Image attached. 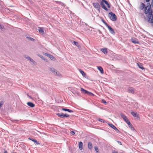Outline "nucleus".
I'll return each instance as SVG.
<instances>
[{
    "instance_id": "bb28decb",
    "label": "nucleus",
    "mask_w": 153,
    "mask_h": 153,
    "mask_svg": "<svg viewBox=\"0 0 153 153\" xmlns=\"http://www.w3.org/2000/svg\"><path fill=\"white\" fill-rule=\"evenodd\" d=\"M26 58L27 59L29 60L31 62H33V63L35 62V61L32 59H31L29 56H27L26 57Z\"/></svg>"
},
{
    "instance_id": "f3484780",
    "label": "nucleus",
    "mask_w": 153,
    "mask_h": 153,
    "mask_svg": "<svg viewBox=\"0 0 153 153\" xmlns=\"http://www.w3.org/2000/svg\"><path fill=\"white\" fill-rule=\"evenodd\" d=\"M82 142L81 141L79 143V149L81 150L82 149Z\"/></svg>"
},
{
    "instance_id": "49530a36",
    "label": "nucleus",
    "mask_w": 153,
    "mask_h": 153,
    "mask_svg": "<svg viewBox=\"0 0 153 153\" xmlns=\"http://www.w3.org/2000/svg\"><path fill=\"white\" fill-rule=\"evenodd\" d=\"M151 5L153 7V0H152V1L151 3Z\"/></svg>"
},
{
    "instance_id": "0eeeda50",
    "label": "nucleus",
    "mask_w": 153,
    "mask_h": 153,
    "mask_svg": "<svg viewBox=\"0 0 153 153\" xmlns=\"http://www.w3.org/2000/svg\"><path fill=\"white\" fill-rule=\"evenodd\" d=\"M108 125L111 128L114 129L116 132L118 133H120V131L118 130V129L113 124H110V123H108Z\"/></svg>"
},
{
    "instance_id": "1a4fd4ad",
    "label": "nucleus",
    "mask_w": 153,
    "mask_h": 153,
    "mask_svg": "<svg viewBox=\"0 0 153 153\" xmlns=\"http://www.w3.org/2000/svg\"><path fill=\"white\" fill-rule=\"evenodd\" d=\"M104 0H102L100 3V4L101 5V6L106 11H107L108 10V9L105 6L104 4Z\"/></svg>"
},
{
    "instance_id": "de8ad7c7",
    "label": "nucleus",
    "mask_w": 153,
    "mask_h": 153,
    "mask_svg": "<svg viewBox=\"0 0 153 153\" xmlns=\"http://www.w3.org/2000/svg\"><path fill=\"white\" fill-rule=\"evenodd\" d=\"M48 54V53H45V54H44V55H45L47 56H48V55L47 54Z\"/></svg>"
},
{
    "instance_id": "f03ea898",
    "label": "nucleus",
    "mask_w": 153,
    "mask_h": 153,
    "mask_svg": "<svg viewBox=\"0 0 153 153\" xmlns=\"http://www.w3.org/2000/svg\"><path fill=\"white\" fill-rule=\"evenodd\" d=\"M110 19L112 21H115L117 20L115 14L112 12H110L108 14Z\"/></svg>"
},
{
    "instance_id": "6e6552de",
    "label": "nucleus",
    "mask_w": 153,
    "mask_h": 153,
    "mask_svg": "<svg viewBox=\"0 0 153 153\" xmlns=\"http://www.w3.org/2000/svg\"><path fill=\"white\" fill-rule=\"evenodd\" d=\"M107 27L108 28L110 32L111 33L114 35L115 34V32L113 29L111 27L110 25H108Z\"/></svg>"
},
{
    "instance_id": "a19ab883",
    "label": "nucleus",
    "mask_w": 153,
    "mask_h": 153,
    "mask_svg": "<svg viewBox=\"0 0 153 153\" xmlns=\"http://www.w3.org/2000/svg\"><path fill=\"white\" fill-rule=\"evenodd\" d=\"M35 143H36V144H40V143H39V142L37 141V140H36V141L35 142H34Z\"/></svg>"
},
{
    "instance_id": "ddd939ff",
    "label": "nucleus",
    "mask_w": 153,
    "mask_h": 153,
    "mask_svg": "<svg viewBox=\"0 0 153 153\" xmlns=\"http://www.w3.org/2000/svg\"><path fill=\"white\" fill-rule=\"evenodd\" d=\"M131 114L134 117L137 118V119L139 120L140 119L139 115L137 114V113H135L134 112H131Z\"/></svg>"
},
{
    "instance_id": "864d4df0",
    "label": "nucleus",
    "mask_w": 153,
    "mask_h": 153,
    "mask_svg": "<svg viewBox=\"0 0 153 153\" xmlns=\"http://www.w3.org/2000/svg\"><path fill=\"white\" fill-rule=\"evenodd\" d=\"M146 19V18H145V19Z\"/></svg>"
},
{
    "instance_id": "9d476101",
    "label": "nucleus",
    "mask_w": 153,
    "mask_h": 153,
    "mask_svg": "<svg viewBox=\"0 0 153 153\" xmlns=\"http://www.w3.org/2000/svg\"><path fill=\"white\" fill-rule=\"evenodd\" d=\"M127 91L129 93L133 94L134 93V89L132 87H129Z\"/></svg>"
},
{
    "instance_id": "473e14b6",
    "label": "nucleus",
    "mask_w": 153,
    "mask_h": 153,
    "mask_svg": "<svg viewBox=\"0 0 153 153\" xmlns=\"http://www.w3.org/2000/svg\"><path fill=\"white\" fill-rule=\"evenodd\" d=\"M73 42L74 44V45H76V46H78V45L79 44L78 42H76L75 41H74Z\"/></svg>"
},
{
    "instance_id": "39448f33",
    "label": "nucleus",
    "mask_w": 153,
    "mask_h": 153,
    "mask_svg": "<svg viewBox=\"0 0 153 153\" xmlns=\"http://www.w3.org/2000/svg\"><path fill=\"white\" fill-rule=\"evenodd\" d=\"M56 115H57L58 117L60 118L68 117H69L70 116L69 115H68L66 114H64L62 113H56Z\"/></svg>"
},
{
    "instance_id": "c85d7f7f",
    "label": "nucleus",
    "mask_w": 153,
    "mask_h": 153,
    "mask_svg": "<svg viewBox=\"0 0 153 153\" xmlns=\"http://www.w3.org/2000/svg\"><path fill=\"white\" fill-rule=\"evenodd\" d=\"M128 126L129 127V128H131V130H134V127L131 124L130 125H129Z\"/></svg>"
},
{
    "instance_id": "a878e982",
    "label": "nucleus",
    "mask_w": 153,
    "mask_h": 153,
    "mask_svg": "<svg viewBox=\"0 0 153 153\" xmlns=\"http://www.w3.org/2000/svg\"><path fill=\"white\" fill-rule=\"evenodd\" d=\"M26 38L29 40H30L32 42H34L35 40V39H34L30 37L26 36Z\"/></svg>"
},
{
    "instance_id": "cd10ccee",
    "label": "nucleus",
    "mask_w": 153,
    "mask_h": 153,
    "mask_svg": "<svg viewBox=\"0 0 153 153\" xmlns=\"http://www.w3.org/2000/svg\"><path fill=\"white\" fill-rule=\"evenodd\" d=\"M11 121L13 123H17L19 121V120H14V119L11 120Z\"/></svg>"
},
{
    "instance_id": "58836bf2",
    "label": "nucleus",
    "mask_w": 153,
    "mask_h": 153,
    "mask_svg": "<svg viewBox=\"0 0 153 153\" xmlns=\"http://www.w3.org/2000/svg\"><path fill=\"white\" fill-rule=\"evenodd\" d=\"M0 28L1 29H2L4 28V26L3 25H1L0 23Z\"/></svg>"
},
{
    "instance_id": "393cba45",
    "label": "nucleus",
    "mask_w": 153,
    "mask_h": 153,
    "mask_svg": "<svg viewBox=\"0 0 153 153\" xmlns=\"http://www.w3.org/2000/svg\"><path fill=\"white\" fill-rule=\"evenodd\" d=\"M104 3L107 5L108 8H110V4L106 0H104Z\"/></svg>"
},
{
    "instance_id": "09e8293b",
    "label": "nucleus",
    "mask_w": 153,
    "mask_h": 153,
    "mask_svg": "<svg viewBox=\"0 0 153 153\" xmlns=\"http://www.w3.org/2000/svg\"><path fill=\"white\" fill-rule=\"evenodd\" d=\"M149 22L150 23H151L152 24L151 25V26L153 27V23H152L151 22Z\"/></svg>"
},
{
    "instance_id": "603ef678",
    "label": "nucleus",
    "mask_w": 153,
    "mask_h": 153,
    "mask_svg": "<svg viewBox=\"0 0 153 153\" xmlns=\"http://www.w3.org/2000/svg\"><path fill=\"white\" fill-rule=\"evenodd\" d=\"M63 5H64V7L65 6V4H63Z\"/></svg>"
},
{
    "instance_id": "20e7f679",
    "label": "nucleus",
    "mask_w": 153,
    "mask_h": 153,
    "mask_svg": "<svg viewBox=\"0 0 153 153\" xmlns=\"http://www.w3.org/2000/svg\"><path fill=\"white\" fill-rule=\"evenodd\" d=\"M50 71L54 75H57L59 76H61V74L55 69L53 68H49Z\"/></svg>"
},
{
    "instance_id": "ea45409f",
    "label": "nucleus",
    "mask_w": 153,
    "mask_h": 153,
    "mask_svg": "<svg viewBox=\"0 0 153 153\" xmlns=\"http://www.w3.org/2000/svg\"><path fill=\"white\" fill-rule=\"evenodd\" d=\"M112 153H118V152L117 151H116L114 150H113L112 151Z\"/></svg>"
},
{
    "instance_id": "2f4dec72",
    "label": "nucleus",
    "mask_w": 153,
    "mask_h": 153,
    "mask_svg": "<svg viewBox=\"0 0 153 153\" xmlns=\"http://www.w3.org/2000/svg\"><path fill=\"white\" fill-rule=\"evenodd\" d=\"M28 139L32 140L33 142H34V143L35 142L36 140H35V139H34L33 138H28Z\"/></svg>"
},
{
    "instance_id": "c03bdc74",
    "label": "nucleus",
    "mask_w": 153,
    "mask_h": 153,
    "mask_svg": "<svg viewBox=\"0 0 153 153\" xmlns=\"http://www.w3.org/2000/svg\"><path fill=\"white\" fill-rule=\"evenodd\" d=\"M98 32H99V33H100V34H102V32L100 31V30H98Z\"/></svg>"
},
{
    "instance_id": "423d86ee",
    "label": "nucleus",
    "mask_w": 153,
    "mask_h": 153,
    "mask_svg": "<svg viewBox=\"0 0 153 153\" xmlns=\"http://www.w3.org/2000/svg\"><path fill=\"white\" fill-rule=\"evenodd\" d=\"M92 4L94 7L96 8L100 12V6L99 3L97 2L93 3Z\"/></svg>"
},
{
    "instance_id": "dca6fc26",
    "label": "nucleus",
    "mask_w": 153,
    "mask_h": 153,
    "mask_svg": "<svg viewBox=\"0 0 153 153\" xmlns=\"http://www.w3.org/2000/svg\"><path fill=\"white\" fill-rule=\"evenodd\" d=\"M137 65L138 66V67L140 68L142 70L144 69V68L143 67L142 64V63H137Z\"/></svg>"
},
{
    "instance_id": "f8f14e48",
    "label": "nucleus",
    "mask_w": 153,
    "mask_h": 153,
    "mask_svg": "<svg viewBox=\"0 0 153 153\" xmlns=\"http://www.w3.org/2000/svg\"><path fill=\"white\" fill-rule=\"evenodd\" d=\"M132 42L134 44H139V43L138 41V39L134 38H132L131 39Z\"/></svg>"
},
{
    "instance_id": "4c0bfd02",
    "label": "nucleus",
    "mask_w": 153,
    "mask_h": 153,
    "mask_svg": "<svg viewBox=\"0 0 153 153\" xmlns=\"http://www.w3.org/2000/svg\"><path fill=\"white\" fill-rule=\"evenodd\" d=\"M70 133L71 135H73L75 134V132L74 131H71Z\"/></svg>"
},
{
    "instance_id": "f704fd0d",
    "label": "nucleus",
    "mask_w": 153,
    "mask_h": 153,
    "mask_svg": "<svg viewBox=\"0 0 153 153\" xmlns=\"http://www.w3.org/2000/svg\"><path fill=\"white\" fill-rule=\"evenodd\" d=\"M4 102L3 101H1L0 102V108L1 107V106L4 104Z\"/></svg>"
},
{
    "instance_id": "5701e85b",
    "label": "nucleus",
    "mask_w": 153,
    "mask_h": 153,
    "mask_svg": "<svg viewBox=\"0 0 153 153\" xmlns=\"http://www.w3.org/2000/svg\"><path fill=\"white\" fill-rule=\"evenodd\" d=\"M39 32L41 34H44V30L42 28H40L39 30Z\"/></svg>"
},
{
    "instance_id": "f257e3e1",
    "label": "nucleus",
    "mask_w": 153,
    "mask_h": 153,
    "mask_svg": "<svg viewBox=\"0 0 153 153\" xmlns=\"http://www.w3.org/2000/svg\"><path fill=\"white\" fill-rule=\"evenodd\" d=\"M151 7V5L149 3L147 4L146 6L143 3L141 2L139 9L141 10H144V13L145 14H147L146 20L148 22H153V11Z\"/></svg>"
},
{
    "instance_id": "b1692460",
    "label": "nucleus",
    "mask_w": 153,
    "mask_h": 153,
    "mask_svg": "<svg viewBox=\"0 0 153 153\" xmlns=\"http://www.w3.org/2000/svg\"><path fill=\"white\" fill-rule=\"evenodd\" d=\"M47 55H48V57L49 58L51 59L52 60L55 59L54 57L53 56L50 54Z\"/></svg>"
},
{
    "instance_id": "a211bd4d",
    "label": "nucleus",
    "mask_w": 153,
    "mask_h": 153,
    "mask_svg": "<svg viewBox=\"0 0 153 153\" xmlns=\"http://www.w3.org/2000/svg\"><path fill=\"white\" fill-rule=\"evenodd\" d=\"M79 71L81 73V74H82V76L83 77H86V75L83 71L81 69H79Z\"/></svg>"
},
{
    "instance_id": "72a5a7b5",
    "label": "nucleus",
    "mask_w": 153,
    "mask_h": 153,
    "mask_svg": "<svg viewBox=\"0 0 153 153\" xmlns=\"http://www.w3.org/2000/svg\"><path fill=\"white\" fill-rule=\"evenodd\" d=\"M94 149L96 151V152L97 153L99 152V150L97 146L94 147Z\"/></svg>"
},
{
    "instance_id": "7ed1b4c3",
    "label": "nucleus",
    "mask_w": 153,
    "mask_h": 153,
    "mask_svg": "<svg viewBox=\"0 0 153 153\" xmlns=\"http://www.w3.org/2000/svg\"><path fill=\"white\" fill-rule=\"evenodd\" d=\"M81 89L82 93L84 94H87L91 96H94V94L82 88H81Z\"/></svg>"
},
{
    "instance_id": "aec40b11",
    "label": "nucleus",
    "mask_w": 153,
    "mask_h": 153,
    "mask_svg": "<svg viewBox=\"0 0 153 153\" xmlns=\"http://www.w3.org/2000/svg\"><path fill=\"white\" fill-rule=\"evenodd\" d=\"M88 148L90 150H91L93 147L92 144L91 143L89 142L88 143Z\"/></svg>"
},
{
    "instance_id": "8fccbe9b",
    "label": "nucleus",
    "mask_w": 153,
    "mask_h": 153,
    "mask_svg": "<svg viewBox=\"0 0 153 153\" xmlns=\"http://www.w3.org/2000/svg\"><path fill=\"white\" fill-rule=\"evenodd\" d=\"M4 153H7V151L6 150H4Z\"/></svg>"
},
{
    "instance_id": "9b49d317",
    "label": "nucleus",
    "mask_w": 153,
    "mask_h": 153,
    "mask_svg": "<svg viewBox=\"0 0 153 153\" xmlns=\"http://www.w3.org/2000/svg\"><path fill=\"white\" fill-rule=\"evenodd\" d=\"M120 115L121 117L126 122L128 120L127 117L123 114L121 113L120 114Z\"/></svg>"
},
{
    "instance_id": "37998d69",
    "label": "nucleus",
    "mask_w": 153,
    "mask_h": 153,
    "mask_svg": "<svg viewBox=\"0 0 153 153\" xmlns=\"http://www.w3.org/2000/svg\"><path fill=\"white\" fill-rule=\"evenodd\" d=\"M79 49L80 50L81 49V47L80 46L79 44L78 45V46H77Z\"/></svg>"
},
{
    "instance_id": "c756f323",
    "label": "nucleus",
    "mask_w": 153,
    "mask_h": 153,
    "mask_svg": "<svg viewBox=\"0 0 153 153\" xmlns=\"http://www.w3.org/2000/svg\"><path fill=\"white\" fill-rule=\"evenodd\" d=\"M102 22L105 24V25L106 26H108V25L106 22L103 19H102L101 20Z\"/></svg>"
},
{
    "instance_id": "2eb2a0df",
    "label": "nucleus",
    "mask_w": 153,
    "mask_h": 153,
    "mask_svg": "<svg viewBox=\"0 0 153 153\" xmlns=\"http://www.w3.org/2000/svg\"><path fill=\"white\" fill-rule=\"evenodd\" d=\"M62 110L65 111H68L70 113H72L74 111L72 110H70L68 109L64 108H62Z\"/></svg>"
},
{
    "instance_id": "e433bc0d",
    "label": "nucleus",
    "mask_w": 153,
    "mask_h": 153,
    "mask_svg": "<svg viewBox=\"0 0 153 153\" xmlns=\"http://www.w3.org/2000/svg\"><path fill=\"white\" fill-rule=\"evenodd\" d=\"M126 123L128 124V126L131 124L128 120L126 122Z\"/></svg>"
},
{
    "instance_id": "a18cd8bd",
    "label": "nucleus",
    "mask_w": 153,
    "mask_h": 153,
    "mask_svg": "<svg viewBox=\"0 0 153 153\" xmlns=\"http://www.w3.org/2000/svg\"><path fill=\"white\" fill-rule=\"evenodd\" d=\"M27 96H28V97L30 98H31V99H32V97L30 96H29V95H28V94H27Z\"/></svg>"
},
{
    "instance_id": "3c124183",
    "label": "nucleus",
    "mask_w": 153,
    "mask_h": 153,
    "mask_svg": "<svg viewBox=\"0 0 153 153\" xmlns=\"http://www.w3.org/2000/svg\"><path fill=\"white\" fill-rule=\"evenodd\" d=\"M150 1V0H146V2H149V1Z\"/></svg>"
},
{
    "instance_id": "4be33fe9",
    "label": "nucleus",
    "mask_w": 153,
    "mask_h": 153,
    "mask_svg": "<svg viewBox=\"0 0 153 153\" xmlns=\"http://www.w3.org/2000/svg\"><path fill=\"white\" fill-rule=\"evenodd\" d=\"M38 56L41 59H42L43 60H44L45 62H47L48 60L47 59L44 57L42 56L38 55Z\"/></svg>"
},
{
    "instance_id": "c9c22d12",
    "label": "nucleus",
    "mask_w": 153,
    "mask_h": 153,
    "mask_svg": "<svg viewBox=\"0 0 153 153\" xmlns=\"http://www.w3.org/2000/svg\"><path fill=\"white\" fill-rule=\"evenodd\" d=\"M99 121H100L101 122H102V123H104V120L102 119H100V118H99L98 119V120Z\"/></svg>"
},
{
    "instance_id": "6ab92c4d",
    "label": "nucleus",
    "mask_w": 153,
    "mask_h": 153,
    "mask_svg": "<svg viewBox=\"0 0 153 153\" xmlns=\"http://www.w3.org/2000/svg\"><path fill=\"white\" fill-rule=\"evenodd\" d=\"M101 51L105 54H107V50L106 48H102Z\"/></svg>"
},
{
    "instance_id": "7c9ffc66",
    "label": "nucleus",
    "mask_w": 153,
    "mask_h": 153,
    "mask_svg": "<svg viewBox=\"0 0 153 153\" xmlns=\"http://www.w3.org/2000/svg\"><path fill=\"white\" fill-rule=\"evenodd\" d=\"M102 102L105 105L107 104L106 101L104 99H102Z\"/></svg>"
},
{
    "instance_id": "412c9836",
    "label": "nucleus",
    "mask_w": 153,
    "mask_h": 153,
    "mask_svg": "<svg viewBox=\"0 0 153 153\" xmlns=\"http://www.w3.org/2000/svg\"><path fill=\"white\" fill-rule=\"evenodd\" d=\"M97 68L100 71L101 74H103L104 73L103 70L101 66H98Z\"/></svg>"
},
{
    "instance_id": "5fc2aeb1",
    "label": "nucleus",
    "mask_w": 153,
    "mask_h": 153,
    "mask_svg": "<svg viewBox=\"0 0 153 153\" xmlns=\"http://www.w3.org/2000/svg\"><path fill=\"white\" fill-rule=\"evenodd\" d=\"M12 153H16L15 152H13Z\"/></svg>"
},
{
    "instance_id": "4468645a",
    "label": "nucleus",
    "mask_w": 153,
    "mask_h": 153,
    "mask_svg": "<svg viewBox=\"0 0 153 153\" xmlns=\"http://www.w3.org/2000/svg\"><path fill=\"white\" fill-rule=\"evenodd\" d=\"M27 104L28 106L31 108H33L35 106V105L33 103L31 102H28L27 103Z\"/></svg>"
},
{
    "instance_id": "79ce46f5",
    "label": "nucleus",
    "mask_w": 153,
    "mask_h": 153,
    "mask_svg": "<svg viewBox=\"0 0 153 153\" xmlns=\"http://www.w3.org/2000/svg\"><path fill=\"white\" fill-rule=\"evenodd\" d=\"M117 141L118 144L120 145H122L120 141Z\"/></svg>"
}]
</instances>
